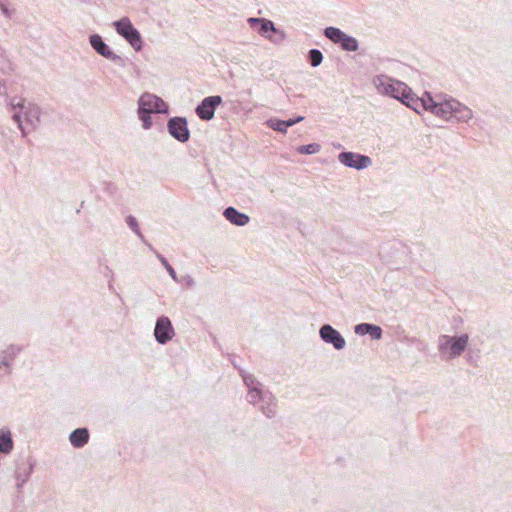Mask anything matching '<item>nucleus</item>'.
Returning a JSON list of instances; mask_svg holds the SVG:
<instances>
[{
	"label": "nucleus",
	"instance_id": "7ed1b4c3",
	"mask_svg": "<svg viewBox=\"0 0 512 512\" xmlns=\"http://www.w3.org/2000/svg\"><path fill=\"white\" fill-rule=\"evenodd\" d=\"M114 27L118 34L124 37L135 50H140L142 38L140 33L133 27L131 21L127 18H121L114 22Z\"/></svg>",
	"mask_w": 512,
	"mask_h": 512
},
{
	"label": "nucleus",
	"instance_id": "423d86ee",
	"mask_svg": "<svg viewBox=\"0 0 512 512\" xmlns=\"http://www.w3.org/2000/svg\"><path fill=\"white\" fill-rule=\"evenodd\" d=\"M174 329L171 321L167 317H160L155 325L154 335L160 344H165L174 336Z\"/></svg>",
	"mask_w": 512,
	"mask_h": 512
},
{
	"label": "nucleus",
	"instance_id": "b1692460",
	"mask_svg": "<svg viewBox=\"0 0 512 512\" xmlns=\"http://www.w3.org/2000/svg\"><path fill=\"white\" fill-rule=\"evenodd\" d=\"M127 223L129 224V226H130L134 231H137V223H136V220H135L133 217H128V218H127Z\"/></svg>",
	"mask_w": 512,
	"mask_h": 512
},
{
	"label": "nucleus",
	"instance_id": "9d476101",
	"mask_svg": "<svg viewBox=\"0 0 512 512\" xmlns=\"http://www.w3.org/2000/svg\"><path fill=\"white\" fill-rule=\"evenodd\" d=\"M468 343V336L462 335L460 337H451L447 339L446 345L449 346L450 357L460 355L466 348Z\"/></svg>",
	"mask_w": 512,
	"mask_h": 512
},
{
	"label": "nucleus",
	"instance_id": "6e6552de",
	"mask_svg": "<svg viewBox=\"0 0 512 512\" xmlns=\"http://www.w3.org/2000/svg\"><path fill=\"white\" fill-rule=\"evenodd\" d=\"M220 96H210L205 98L197 107L196 113L202 120H210L214 116L215 108L221 103Z\"/></svg>",
	"mask_w": 512,
	"mask_h": 512
},
{
	"label": "nucleus",
	"instance_id": "39448f33",
	"mask_svg": "<svg viewBox=\"0 0 512 512\" xmlns=\"http://www.w3.org/2000/svg\"><path fill=\"white\" fill-rule=\"evenodd\" d=\"M338 158L345 166L355 169H363L371 165V159L368 156L352 152H342Z\"/></svg>",
	"mask_w": 512,
	"mask_h": 512
},
{
	"label": "nucleus",
	"instance_id": "f257e3e1",
	"mask_svg": "<svg viewBox=\"0 0 512 512\" xmlns=\"http://www.w3.org/2000/svg\"><path fill=\"white\" fill-rule=\"evenodd\" d=\"M373 83L379 93L400 100L416 112L420 111L421 100L412 92L407 84L384 75L375 77Z\"/></svg>",
	"mask_w": 512,
	"mask_h": 512
},
{
	"label": "nucleus",
	"instance_id": "f8f14e48",
	"mask_svg": "<svg viewBox=\"0 0 512 512\" xmlns=\"http://www.w3.org/2000/svg\"><path fill=\"white\" fill-rule=\"evenodd\" d=\"M69 439L74 447H83L88 442L89 439L88 430L85 428L76 429L71 433Z\"/></svg>",
	"mask_w": 512,
	"mask_h": 512
},
{
	"label": "nucleus",
	"instance_id": "ddd939ff",
	"mask_svg": "<svg viewBox=\"0 0 512 512\" xmlns=\"http://www.w3.org/2000/svg\"><path fill=\"white\" fill-rule=\"evenodd\" d=\"M355 332L360 335L370 334L374 339H380L382 335V330L379 326L367 323L357 325Z\"/></svg>",
	"mask_w": 512,
	"mask_h": 512
},
{
	"label": "nucleus",
	"instance_id": "bb28decb",
	"mask_svg": "<svg viewBox=\"0 0 512 512\" xmlns=\"http://www.w3.org/2000/svg\"><path fill=\"white\" fill-rule=\"evenodd\" d=\"M14 120H15L16 122H18V123H19V127H21V125H20V116H19L18 114H15V115H14Z\"/></svg>",
	"mask_w": 512,
	"mask_h": 512
},
{
	"label": "nucleus",
	"instance_id": "412c9836",
	"mask_svg": "<svg viewBox=\"0 0 512 512\" xmlns=\"http://www.w3.org/2000/svg\"><path fill=\"white\" fill-rule=\"evenodd\" d=\"M150 112L142 111L138 109V116L140 120L142 121L143 128L148 129L151 126V117Z\"/></svg>",
	"mask_w": 512,
	"mask_h": 512
},
{
	"label": "nucleus",
	"instance_id": "20e7f679",
	"mask_svg": "<svg viewBox=\"0 0 512 512\" xmlns=\"http://www.w3.org/2000/svg\"><path fill=\"white\" fill-rule=\"evenodd\" d=\"M140 110L150 113H167L168 105L158 96L151 93H143L139 100Z\"/></svg>",
	"mask_w": 512,
	"mask_h": 512
},
{
	"label": "nucleus",
	"instance_id": "f03ea898",
	"mask_svg": "<svg viewBox=\"0 0 512 512\" xmlns=\"http://www.w3.org/2000/svg\"><path fill=\"white\" fill-rule=\"evenodd\" d=\"M420 100V108L430 111L434 115L447 120L452 118H456L457 120H466L472 116L470 109L454 99L436 102L429 93H425Z\"/></svg>",
	"mask_w": 512,
	"mask_h": 512
},
{
	"label": "nucleus",
	"instance_id": "aec40b11",
	"mask_svg": "<svg viewBox=\"0 0 512 512\" xmlns=\"http://www.w3.org/2000/svg\"><path fill=\"white\" fill-rule=\"evenodd\" d=\"M310 63L313 67L318 66L323 59L322 53L319 50L312 49L309 52Z\"/></svg>",
	"mask_w": 512,
	"mask_h": 512
},
{
	"label": "nucleus",
	"instance_id": "5701e85b",
	"mask_svg": "<svg viewBox=\"0 0 512 512\" xmlns=\"http://www.w3.org/2000/svg\"><path fill=\"white\" fill-rule=\"evenodd\" d=\"M279 122H280V121H276V122L271 121V125H270V127H271V128H273V129H275V130L285 132V131H286V129L284 128V126H283V125H279Z\"/></svg>",
	"mask_w": 512,
	"mask_h": 512
},
{
	"label": "nucleus",
	"instance_id": "a211bd4d",
	"mask_svg": "<svg viewBox=\"0 0 512 512\" xmlns=\"http://www.w3.org/2000/svg\"><path fill=\"white\" fill-rule=\"evenodd\" d=\"M339 44L341 45V47L344 50H347V51H356L358 48V43H357L356 39H354L353 37H350L346 34Z\"/></svg>",
	"mask_w": 512,
	"mask_h": 512
},
{
	"label": "nucleus",
	"instance_id": "1a4fd4ad",
	"mask_svg": "<svg viewBox=\"0 0 512 512\" xmlns=\"http://www.w3.org/2000/svg\"><path fill=\"white\" fill-rule=\"evenodd\" d=\"M320 336L325 342L333 344L336 349H342L345 346L344 338L330 325H324L320 329Z\"/></svg>",
	"mask_w": 512,
	"mask_h": 512
},
{
	"label": "nucleus",
	"instance_id": "0eeeda50",
	"mask_svg": "<svg viewBox=\"0 0 512 512\" xmlns=\"http://www.w3.org/2000/svg\"><path fill=\"white\" fill-rule=\"evenodd\" d=\"M169 133L178 141L186 142L189 139V130L184 118L175 117L168 121Z\"/></svg>",
	"mask_w": 512,
	"mask_h": 512
},
{
	"label": "nucleus",
	"instance_id": "dca6fc26",
	"mask_svg": "<svg viewBox=\"0 0 512 512\" xmlns=\"http://www.w3.org/2000/svg\"><path fill=\"white\" fill-rule=\"evenodd\" d=\"M325 36L329 38L334 43L339 44L343 37L345 36V33H343L340 29L335 27H328L325 29Z\"/></svg>",
	"mask_w": 512,
	"mask_h": 512
},
{
	"label": "nucleus",
	"instance_id": "9b49d317",
	"mask_svg": "<svg viewBox=\"0 0 512 512\" xmlns=\"http://www.w3.org/2000/svg\"><path fill=\"white\" fill-rule=\"evenodd\" d=\"M224 216L228 221L238 226H244L249 222V217L246 214L238 212L233 207H228L224 211Z\"/></svg>",
	"mask_w": 512,
	"mask_h": 512
},
{
	"label": "nucleus",
	"instance_id": "a878e982",
	"mask_svg": "<svg viewBox=\"0 0 512 512\" xmlns=\"http://www.w3.org/2000/svg\"><path fill=\"white\" fill-rule=\"evenodd\" d=\"M23 104H24V101L23 100H19L18 102H13L12 105L14 107H20L22 108L23 107Z\"/></svg>",
	"mask_w": 512,
	"mask_h": 512
},
{
	"label": "nucleus",
	"instance_id": "2eb2a0df",
	"mask_svg": "<svg viewBox=\"0 0 512 512\" xmlns=\"http://www.w3.org/2000/svg\"><path fill=\"white\" fill-rule=\"evenodd\" d=\"M13 449V441L9 431H0V452L8 454Z\"/></svg>",
	"mask_w": 512,
	"mask_h": 512
},
{
	"label": "nucleus",
	"instance_id": "6ab92c4d",
	"mask_svg": "<svg viewBox=\"0 0 512 512\" xmlns=\"http://www.w3.org/2000/svg\"><path fill=\"white\" fill-rule=\"evenodd\" d=\"M297 151L300 154H315L320 151V145L317 143L302 145L298 147Z\"/></svg>",
	"mask_w": 512,
	"mask_h": 512
},
{
	"label": "nucleus",
	"instance_id": "4be33fe9",
	"mask_svg": "<svg viewBox=\"0 0 512 512\" xmlns=\"http://www.w3.org/2000/svg\"><path fill=\"white\" fill-rule=\"evenodd\" d=\"M303 119H304L303 117H298L296 120H289V121L279 122V125H283L284 128L287 129L288 127L294 125L297 122L302 121Z\"/></svg>",
	"mask_w": 512,
	"mask_h": 512
},
{
	"label": "nucleus",
	"instance_id": "393cba45",
	"mask_svg": "<svg viewBox=\"0 0 512 512\" xmlns=\"http://www.w3.org/2000/svg\"><path fill=\"white\" fill-rule=\"evenodd\" d=\"M162 262L164 263V265L166 266L168 272L170 273V275L175 278V271L173 270V268L167 264V262L165 260H162Z\"/></svg>",
	"mask_w": 512,
	"mask_h": 512
},
{
	"label": "nucleus",
	"instance_id": "f3484780",
	"mask_svg": "<svg viewBox=\"0 0 512 512\" xmlns=\"http://www.w3.org/2000/svg\"><path fill=\"white\" fill-rule=\"evenodd\" d=\"M249 22H251V23H260L261 27H260L259 32L262 35H265L268 31H275L273 23L271 21H269V20L250 18Z\"/></svg>",
	"mask_w": 512,
	"mask_h": 512
},
{
	"label": "nucleus",
	"instance_id": "4468645a",
	"mask_svg": "<svg viewBox=\"0 0 512 512\" xmlns=\"http://www.w3.org/2000/svg\"><path fill=\"white\" fill-rule=\"evenodd\" d=\"M91 46L102 56L111 57L113 53L109 49V47L103 42L102 38L99 35H93L90 37Z\"/></svg>",
	"mask_w": 512,
	"mask_h": 512
}]
</instances>
